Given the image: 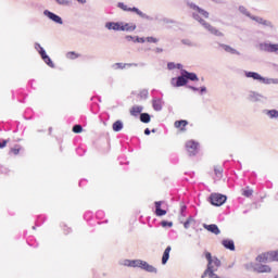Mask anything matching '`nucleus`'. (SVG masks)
<instances>
[{"instance_id":"423d86ee","label":"nucleus","mask_w":278,"mask_h":278,"mask_svg":"<svg viewBox=\"0 0 278 278\" xmlns=\"http://www.w3.org/2000/svg\"><path fill=\"white\" fill-rule=\"evenodd\" d=\"M256 262L268 263L278 262V251H270L263 253L256 257Z\"/></svg>"},{"instance_id":"37998d69","label":"nucleus","mask_w":278,"mask_h":278,"mask_svg":"<svg viewBox=\"0 0 278 278\" xmlns=\"http://www.w3.org/2000/svg\"><path fill=\"white\" fill-rule=\"evenodd\" d=\"M140 97L141 99H147L149 97V91L148 90L140 91Z\"/></svg>"},{"instance_id":"bb28decb","label":"nucleus","mask_w":278,"mask_h":278,"mask_svg":"<svg viewBox=\"0 0 278 278\" xmlns=\"http://www.w3.org/2000/svg\"><path fill=\"white\" fill-rule=\"evenodd\" d=\"M174 125L176 129H181V131H184V127L188 125V121H185V119L176 121Z\"/></svg>"},{"instance_id":"aec40b11","label":"nucleus","mask_w":278,"mask_h":278,"mask_svg":"<svg viewBox=\"0 0 278 278\" xmlns=\"http://www.w3.org/2000/svg\"><path fill=\"white\" fill-rule=\"evenodd\" d=\"M136 24L122 22L121 31H135Z\"/></svg>"},{"instance_id":"6ab92c4d","label":"nucleus","mask_w":278,"mask_h":278,"mask_svg":"<svg viewBox=\"0 0 278 278\" xmlns=\"http://www.w3.org/2000/svg\"><path fill=\"white\" fill-rule=\"evenodd\" d=\"M223 247L225 249H228L229 251H236V244L233 243V240L231 239H225L222 241Z\"/></svg>"},{"instance_id":"7ed1b4c3","label":"nucleus","mask_w":278,"mask_h":278,"mask_svg":"<svg viewBox=\"0 0 278 278\" xmlns=\"http://www.w3.org/2000/svg\"><path fill=\"white\" fill-rule=\"evenodd\" d=\"M121 264L122 266H128L129 268H141V270H146V273L157 274V268L142 260H124Z\"/></svg>"},{"instance_id":"a18cd8bd","label":"nucleus","mask_w":278,"mask_h":278,"mask_svg":"<svg viewBox=\"0 0 278 278\" xmlns=\"http://www.w3.org/2000/svg\"><path fill=\"white\" fill-rule=\"evenodd\" d=\"M164 51V49H162V48H155L154 49V52L155 53H162Z\"/></svg>"},{"instance_id":"20e7f679","label":"nucleus","mask_w":278,"mask_h":278,"mask_svg":"<svg viewBox=\"0 0 278 278\" xmlns=\"http://www.w3.org/2000/svg\"><path fill=\"white\" fill-rule=\"evenodd\" d=\"M245 77L248 79H254V81H260L261 84H265V86H278V78H268V77H263L260 75L257 72H244Z\"/></svg>"},{"instance_id":"5701e85b","label":"nucleus","mask_w":278,"mask_h":278,"mask_svg":"<svg viewBox=\"0 0 278 278\" xmlns=\"http://www.w3.org/2000/svg\"><path fill=\"white\" fill-rule=\"evenodd\" d=\"M222 49L226 51V53H230V55H240V52L228 45H220Z\"/></svg>"},{"instance_id":"3c124183","label":"nucleus","mask_w":278,"mask_h":278,"mask_svg":"<svg viewBox=\"0 0 278 278\" xmlns=\"http://www.w3.org/2000/svg\"><path fill=\"white\" fill-rule=\"evenodd\" d=\"M64 231H65V233H71V228L65 226Z\"/></svg>"},{"instance_id":"2f4dec72","label":"nucleus","mask_w":278,"mask_h":278,"mask_svg":"<svg viewBox=\"0 0 278 278\" xmlns=\"http://www.w3.org/2000/svg\"><path fill=\"white\" fill-rule=\"evenodd\" d=\"M123 130V123L121 121H116L113 124V131H122Z\"/></svg>"},{"instance_id":"f8f14e48","label":"nucleus","mask_w":278,"mask_h":278,"mask_svg":"<svg viewBox=\"0 0 278 278\" xmlns=\"http://www.w3.org/2000/svg\"><path fill=\"white\" fill-rule=\"evenodd\" d=\"M249 101H252L253 103L267 101L268 98H266L264 94L255 91H250L248 96Z\"/></svg>"},{"instance_id":"473e14b6","label":"nucleus","mask_w":278,"mask_h":278,"mask_svg":"<svg viewBox=\"0 0 278 278\" xmlns=\"http://www.w3.org/2000/svg\"><path fill=\"white\" fill-rule=\"evenodd\" d=\"M214 173H215V176L217 177V179H220V177H223V168L216 166V167H214Z\"/></svg>"},{"instance_id":"c03bdc74","label":"nucleus","mask_w":278,"mask_h":278,"mask_svg":"<svg viewBox=\"0 0 278 278\" xmlns=\"http://www.w3.org/2000/svg\"><path fill=\"white\" fill-rule=\"evenodd\" d=\"M8 142H9V140L0 141V149H5V147H8Z\"/></svg>"},{"instance_id":"79ce46f5","label":"nucleus","mask_w":278,"mask_h":278,"mask_svg":"<svg viewBox=\"0 0 278 278\" xmlns=\"http://www.w3.org/2000/svg\"><path fill=\"white\" fill-rule=\"evenodd\" d=\"M167 68H168V71H173V70L177 68V63H173V62L168 63Z\"/></svg>"},{"instance_id":"4468645a","label":"nucleus","mask_w":278,"mask_h":278,"mask_svg":"<svg viewBox=\"0 0 278 278\" xmlns=\"http://www.w3.org/2000/svg\"><path fill=\"white\" fill-rule=\"evenodd\" d=\"M252 268L254 273H270L273 270L268 265L262 264V262L252 265Z\"/></svg>"},{"instance_id":"9d476101","label":"nucleus","mask_w":278,"mask_h":278,"mask_svg":"<svg viewBox=\"0 0 278 278\" xmlns=\"http://www.w3.org/2000/svg\"><path fill=\"white\" fill-rule=\"evenodd\" d=\"M170 84L174 88H181V86L188 84V80H186V76H184V72H181L180 76L172 78Z\"/></svg>"},{"instance_id":"b1692460","label":"nucleus","mask_w":278,"mask_h":278,"mask_svg":"<svg viewBox=\"0 0 278 278\" xmlns=\"http://www.w3.org/2000/svg\"><path fill=\"white\" fill-rule=\"evenodd\" d=\"M170 251H172V248H170V245H168V247L165 249V251H164V253H163V256H162V264H163V265H166L167 262H168V260L170 258Z\"/></svg>"},{"instance_id":"0eeeda50","label":"nucleus","mask_w":278,"mask_h":278,"mask_svg":"<svg viewBox=\"0 0 278 278\" xmlns=\"http://www.w3.org/2000/svg\"><path fill=\"white\" fill-rule=\"evenodd\" d=\"M35 49L36 51H38L39 55L41 56V59L43 60V62L50 66V68H54V64L53 61H51V58H49V55H47V51H45V48H42V46H40V43H35Z\"/></svg>"},{"instance_id":"de8ad7c7","label":"nucleus","mask_w":278,"mask_h":278,"mask_svg":"<svg viewBox=\"0 0 278 278\" xmlns=\"http://www.w3.org/2000/svg\"><path fill=\"white\" fill-rule=\"evenodd\" d=\"M144 135H146V136H151V130H150L149 128H146V129H144Z\"/></svg>"},{"instance_id":"f3484780","label":"nucleus","mask_w":278,"mask_h":278,"mask_svg":"<svg viewBox=\"0 0 278 278\" xmlns=\"http://www.w3.org/2000/svg\"><path fill=\"white\" fill-rule=\"evenodd\" d=\"M181 72H182V75H184L186 81H188V79L190 81H199V77L197 76V74L190 73V72L185 71V70H181Z\"/></svg>"},{"instance_id":"f03ea898","label":"nucleus","mask_w":278,"mask_h":278,"mask_svg":"<svg viewBox=\"0 0 278 278\" xmlns=\"http://www.w3.org/2000/svg\"><path fill=\"white\" fill-rule=\"evenodd\" d=\"M238 11L240 12V14H243V16H247L251 21H254V23H257L258 25H263L264 27H267L271 31V34H277V26L274 25L273 22L265 20L262 16L251 14V11H249V9H247V7L244 5H240L238 8Z\"/></svg>"},{"instance_id":"393cba45","label":"nucleus","mask_w":278,"mask_h":278,"mask_svg":"<svg viewBox=\"0 0 278 278\" xmlns=\"http://www.w3.org/2000/svg\"><path fill=\"white\" fill-rule=\"evenodd\" d=\"M131 63H114L112 65L113 71H123V68H129Z\"/></svg>"},{"instance_id":"a878e982","label":"nucleus","mask_w":278,"mask_h":278,"mask_svg":"<svg viewBox=\"0 0 278 278\" xmlns=\"http://www.w3.org/2000/svg\"><path fill=\"white\" fill-rule=\"evenodd\" d=\"M162 105H163L162 99H153L152 108L153 110H155V112H161Z\"/></svg>"},{"instance_id":"603ef678","label":"nucleus","mask_w":278,"mask_h":278,"mask_svg":"<svg viewBox=\"0 0 278 278\" xmlns=\"http://www.w3.org/2000/svg\"><path fill=\"white\" fill-rule=\"evenodd\" d=\"M164 23H173V20L165 18Z\"/></svg>"},{"instance_id":"cd10ccee","label":"nucleus","mask_w":278,"mask_h":278,"mask_svg":"<svg viewBox=\"0 0 278 278\" xmlns=\"http://www.w3.org/2000/svg\"><path fill=\"white\" fill-rule=\"evenodd\" d=\"M190 90H193V92H200V94H206L207 93V88L206 87H201L200 89L193 86H189Z\"/></svg>"},{"instance_id":"58836bf2","label":"nucleus","mask_w":278,"mask_h":278,"mask_svg":"<svg viewBox=\"0 0 278 278\" xmlns=\"http://www.w3.org/2000/svg\"><path fill=\"white\" fill-rule=\"evenodd\" d=\"M242 194L243 197H251L253 194V189H249V188L243 189Z\"/></svg>"},{"instance_id":"a19ab883","label":"nucleus","mask_w":278,"mask_h":278,"mask_svg":"<svg viewBox=\"0 0 278 278\" xmlns=\"http://www.w3.org/2000/svg\"><path fill=\"white\" fill-rule=\"evenodd\" d=\"M161 226L162 227H173V222L163 220V222H161Z\"/></svg>"},{"instance_id":"e433bc0d","label":"nucleus","mask_w":278,"mask_h":278,"mask_svg":"<svg viewBox=\"0 0 278 278\" xmlns=\"http://www.w3.org/2000/svg\"><path fill=\"white\" fill-rule=\"evenodd\" d=\"M73 131L74 134H81V131H84V128L81 127V125H75L73 127Z\"/></svg>"},{"instance_id":"7c9ffc66","label":"nucleus","mask_w":278,"mask_h":278,"mask_svg":"<svg viewBox=\"0 0 278 278\" xmlns=\"http://www.w3.org/2000/svg\"><path fill=\"white\" fill-rule=\"evenodd\" d=\"M140 121L141 123H151V115L149 113H141Z\"/></svg>"},{"instance_id":"c85d7f7f","label":"nucleus","mask_w":278,"mask_h":278,"mask_svg":"<svg viewBox=\"0 0 278 278\" xmlns=\"http://www.w3.org/2000/svg\"><path fill=\"white\" fill-rule=\"evenodd\" d=\"M126 38H127V40H132L134 42H140V43H144L146 42L144 37L127 36Z\"/></svg>"},{"instance_id":"ea45409f","label":"nucleus","mask_w":278,"mask_h":278,"mask_svg":"<svg viewBox=\"0 0 278 278\" xmlns=\"http://www.w3.org/2000/svg\"><path fill=\"white\" fill-rule=\"evenodd\" d=\"M146 42H152L154 45H156V42H160V39L155 38V37H147Z\"/></svg>"},{"instance_id":"1a4fd4ad","label":"nucleus","mask_w":278,"mask_h":278,"mask_svg":"<svg viewBox=\"0 0 278 278\" xmlns=\"http://www.w3.org/2000/svg\"><path fill=\"white\" fill-rule=\"evenodd\" d=\"M210 201L212 205L220 207V205H224V203L227 201V195L220 193H212L210 197Z\"/></svg>"},{"instance_id":"c9c22d12","label":"nucleus","mask_w":278,"mask_h":278,"mask_svg":"<svg viewBox=\"0 0 278 278\" xmlns=\"http://www.w3.org/2000/svg\"><path fill=\"white\" fill-rule=\"evenodd\" d=\"M55 3H58V5H71V2L68 0H55Z\"/></svg>"},{"instance_id":"4be33fe9","label":"nucleus","mask_w":278,"mask_h":278,"mask_svg":"<svg viewBox=\"0 0 278 278\" xmlns=\"http://www.w3.org/2000/svg\"><path fill=\"white\" fill-rule=\"evenodd\" d=\"M162 201L155 202V214L156 216H166V210H162Z\"/></svg>"},{"instance_id":"2eb2a0df","label":"nucleus","mask_w":278,"mask_h":278,"mask_svg":"<svg viewBox=\"0 0 278 278\" xmlns=\"http://www.w3.org/2000/svg\"><path fill=\"white\" fill-rule=\"evenodd\" d=\"M122 22H106L105 28L109 29V31H121Z\"/></svg>"},{"instance_id":"ddd939ff","label":"nucleus","mask_w":278,"mask_h":278,"mask_svg":"<svg viewBox=\"0 0 278 278\" xmlns=\"http://www.w3.org/2000/svg\"><path fill=\"white\" fill-rule=\"evenodd\" d=\"M43 14L47 16V18L53 21V23H56L58 25H64V21H62V17H60L58 14L49 10H45Z\"/></svg>"},{"instance_id":"412c9836","label":"nucleus","mask_w":278,"mask_h":278,"mask_svg":"<svg viewBox=\"0 0 278 278\" xmlns=\"http://www.w3.org/2000/svg\"><path fill=\"white\" fill-rule=\"evenodd\" d=\"M144 110V108L142 105H134L130 109V114L131 116H140V114H142V111Z\"/></svg>"},{"instance_id":"39448f33","label":"nucleus","mask_w":278,"mask_h":278,"mask_svg":"<svg viewBox=\"0 0 278 278\" xmlns=\"http://www.w3.org/2000/svg\"><path fill=\"white\" fill-rule=\"evenodd\" d=\"M117 8H119V10H123L124 12H135V14H137L141 18H146L147 21H151V16L147 15L146 13H143L142 11H140L136 7L129 8V7H127V4H125L123 2H118Z\"/></svg>"},{"instance_id":"4c0bfd02","label":"nucleus","mask_w":278,"mask_h":278,"mask_svg":"<svg viewBox=\"0 0 278 278\" xmlns=\"http://www.w3.org/2000/svg\"><path fill=\"white\" fill-rule=\"evenodd\" d=\"M11 153H13V155H18L21 153V146H15L12 148Z\"/></svg>"},{"instance_id":"9b49d317","label":"nucleus","mask_w":278,"mask_h":278,"mask_svg":"<svg viewBox=\"0 0 278 278\" xmlns=\"http://www.w3.org/2000/svg\"><path fill=\"white\" fill-rule=\"evenodd\" d=\"M186 149L189 155H197V153H199V142L189 140L186 142Z\"/></svg>"},{"instance_id":"f257e3e1","label":"nucleus","mask_w":278,"mask_h":278,"mask_svg":"<svg viewBox=\"0 0 278 278\" xmlns=\"http://www.w3.org/2000/svg\"><path fill=\"white\" fill-rule=\"evenodd\" d=\"M188 8L191 10V14L194 18V21H198L202 27L208 31V34H212L213 36H217L218 38H223L225 34L223 31L218 30V28L212 26V24L205 22L203 18H210V13L205 11L204 9H201L199 5L188 2Z\"/></svg>"},{"instance_id":"09e8293b","label":"nucleus","mask_w":278,"mask_h":278,"mask_svg":"<svg viewBox=\"0 0 278 278\" xmlns=\"http://www.w3.org/2000/svg\"><path fill=\"white\" fill-rule=\"evenodd\" d=\"M184 212H186V205H181L180 207V214L184 216Z\"/></svg>"},{"instance_id":"a211bd4d","label":"nucleus","mask_w":278,"mask_h":278,"mask_svg":"<svg viewBox=\"0 0 278 278\" xmlns=\"http://www.w3.org/2000/svg\"><path fill=\"white\" fill-rule=\"evenodd\" d=\"M204 229H206V231H211V233H215V236H218V233H220V229H218V226L216 224H204L203 225Z\"/></svg>"},{"instance_id":"f704fd0d","label":"nucleus","mask_w":278,"mask_h":278,"mask_svg":"<svg viewBox=\"0 0 278 278\" xmlns=\"http://www.w3.org/2000/svg\"><path fill=\"white\" fill-rule=\"evenodd\" d=\"M66 58H67V60H77V58H79V54H77L75 52H67Z\"/></svg>"},{"instance_id":"864d4df0","label":"nucleus","mask_w":278,"mask_h":278,"mask_svg":"<svg viewBox=\"0 0 278 278\" xmlns=\"http://www.w3.org/2000/svg\"><path fill=\"white\" fill-rule=\"evenodd\" d=\"M152 132L155 134V129H152Z\"/></svg>"},{"instance_id":"8fccbe9b","label":"nucleus","mask_w":278,"mask_h":278,"mask_svg":"<svg viewBox=\"0 0 278 278\" xmlns=\"http://www.w3.org/2000/svg\"><path fill=\"white\" fill-rule=\"evenodd\" d=\"M78 3H81V5L87 3V0H76Z\"/></svg>"},{"instance_id":"dca6fc26","label":"nucleus","mask_w":278,"mask_h":278,"mask_svg":"<svg viewBox=\"0 0 278 278\" xmlns=\"http://www.w3.org/2000/svg\"><path fill=\"white\" fill-rule=\"evenodd\" d=\"M205 257L208 262V269H212V264H214L215 266H220V260H218L217 257H212V253L206 252Z\"/></svg>"},{"instance_id":"c756f323","label":"nucleus","mask_w":278,"mask_h":278,"mask_svg":"<svg viewBox=\"0 0 278 278\" xmlns=\"http://www.w3.org/2000/svg\"><path fill=\"white\" fill-rule=\"evenodd\" d=\"M266 115H267L269 118H278V111L275 110V109L267 110V111H266Z\"/></svg>"},{"instance_id":"49530a36","label":"nucleus","mask_w":278,"mask_h":278,"mask_svg":"<svg viewBox=\"0 0 278 278\" xmlns=\"http://www.w3.org/2000/svg\"><path fill=\"white\" fill-rule=\"evenodd\" d=\"M176 68H178V71H181L184 68V65H181L180 63H176Z\"/></svg>"},{"instance_id":"72a5a7b5","label":"nucleus","mask_w":278,"mask_h":278,"mask_svg":"<svg viewBox=\"0 0 278 278\" xmlns=\"http://www.w3.org/2000/svg\"><path fill=\"white\" fill-rule=\"evenodd\" d=\"M194 223V218L188 217V219L184 223L185 229H190V226Z\"/></svg>"},{"instance_id":"6e6552de","label":"nucleus","mask_w":278,"mask_h":278,"mask_svg":"<svg viewBox=\"0 0 278 278\" xmlns=\"http://www.w3.org/2000/svg\"><path fill=\"white\" fill-rule=\"evenodd\" d=\"M260 51H264L265 53H277L278 54V43H270L268 41H264L258 43Z\"/></svg>"}]
</instances>
